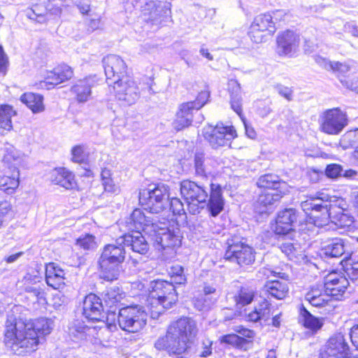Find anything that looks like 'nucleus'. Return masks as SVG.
<instances>
[{"instance_id":"17","label":"nucleus","mask_w":358,"mask_h":358,"mask_svg":"<svg viewBox=\"0 0 358 358\" xmlns=\"http://www.w3.org/2000/svg\"><path fill=\"white\" fill-rule=\"evenodd\" d=\"M350 348L344 336L338 334L329 338L321 358H350Z\"/></svg>"},{"instance_id":"30","label":"nucleus","mask_w":358,"mask_h":358,"mask_svg":"<svg viewBox=\"0 0 358 358\" xmlns=\"http://www.w3.org/2000/svg\"><path fill=\"white\" fill-rule=\"evenodd\" d=\"M124 293L118 287L108 288L103 294V301L109 307L111 313H115L117 308H120L121 301L124 298Z\"/></svg>"},{"instance_id":"19","label":"nucleus","mask_w":358,"mask_h":358,"mask_svg":"<svg viewBox=\"0 0 358 358\" xmlns=\"http://www.w3.org/2000/svg\"><path fill=\"white\" fill-rule=\"evenodd\" d=\"M345 252V244L340 238H321L320 245L317 251L321 258H336L342 256Z\"/></svg>"},{"instance_id":"52","label":"nucleus","mask_w":358,"mask_h":358,"mask_svg":"<svg viewBox=\"0 0 358 358\" xmlns=\"http://www.w3.org/2000/svg\"><path fill=\"white\" fill-rule=\"evenodd\" d=\"M76 245L85 250H94L97 246L95 237L91 234H85L78 238Z\"/></svg>"},{"instance_id":"57","label":"nucleus","mask_w":358,"mask_h":358,"mask_svg":"<svg viewBox=\"0 0 358 358\" xmlns=\"http://www.w3.org/2000/svg\"><path fill=\"white\" fill-rule=\"evenodd\" d=\"M112 326L104 325L99 327L98 331L96 333V338L99 340L101 344L103 345L104 342H107L111 335L110 331L109 330Z\"/></svg>"},{"instance_id":"32","label":"nucleus","mask_w":358,"mask_h":358,"mask_svg":"<svg viewBox=\"0 0 358 358\" xmlns=\"http://www.w3.org/2000/svg\"><path fill=\"white\" fill-rule=\"evenodd\" d=\"M24 156L13 147L7 148L3 155V162L5 166L10 171L19 170V167L24 162Z\"/></svg>"},{"instance_id":"27","label":"nucleus","mask_w":358,"mask_h":358,"mask_svg":"<svg viewBox=\"0 0 358 358\" xmlns=\"http://www.w3.org/2000/svg\"><path fill=\"white\" fill-rule=\"evenodd\" d=\"M73 76V71L71 67L66 64H62L47 73L43 83L57 85L70 80Z\"/></svg>"},{"instance_id":"50","label":"nucleus","mask_w":358,"mask_h":358,"mask_svg":"<svg viewBox=\"0 0 358 358\" xmlns=\"http://www.w3.org/2000/svg\"><path fill=\"white\" fill-rule=\"evenodd\" d=\"M299 322L305 328L313 330V315L303 304L299 308Z\"/></svg>"},{"instance_id":"15","label":"nucleus","mask_w":358,"mask_h":358,"mask_svg":"<svg viewBox=\"0 0 358 358\" xmlns=\"http://www.w3.org/2000/svg\"><path fill=\"white\" fill-rule=\"evenodd\" d=\"M104 71L106 76V82L111 87L116 80H120L122 77H127V65L124 61L118 55H109L103 59Z\"/></svg>"},{"instance_id":"58","label":"nucleus","mask_w":358,"mask_h":358,"mask_svg":"<svg viewBox=\"0 0 358 358\" xmlns=\"http://www.w3.org/2000/svg\"><path fill=\"white\" fill-rule=\"evenodd\" d=\"M348 286V285H344L343 287H341L340 283H337L334 286H331V287L324 289V292H327L331 298L334 296L336 297V299H338V297L341 296L343 293H344Z\"/></svg>"},{"instance_id":"5","label":"nucleus","mask_w":358,"mask_h":358,"mask_svg":"<svg viewBox=\"0 0 358 358\" xmlns=\"http://www.w3.org/2000/svg\"><path fill=\"white\" fill-rule=\"evenodd\" d=\"M124 245L120 237L116 244L106 245L99 260L101 278L113 281L117 279L122 271V264L125 259Z\"/></svg>"},{"instance_id":"20","label":"nucleus","mask_w":358,"mask_h":358,"mask_svg":"<svg viewBox=\"0 0 358 358\" xmlns=\"http://www.w3.org/2000/svg\"><path fill=\"white\" fill-rule=\"evenodd\" d=\"M103 310L101 299L94 294L85 296L83 304V315L88 321H99L101 320Z\"/></svg>"},{"instance_id":"24","label":"nucleus","mask_w":358,"mask_h":358,"mask_svg":"<svg viewBox=\"0 0 358 358\" xmlns=\"http://www.w3.org/2000/svg\"><path fill=\"white\" fill-rule=\"evenodd\" d=\"M66 273L55 263H49L45 266V280L48 286L55 289L64 287Z\"/></svg>"},{"instance_id":"45","label":"nucleus","mask_w":358,"mask_h":358,"mask_svg":"<svg viewBox=\"0 0 358 358\" xmlns=\"http://www.w3.org/2000/svg\"><path fill=\"white\" fill-rule=\"evenodd\" d=\"M339 145L344 150L358 146V129L350 130L343 134L339 141Z\"/></svg>"},{"instance_id":"49","label":"nucleus","mask_w":358,"mask_h":358,"mask_svg":"<svg viewBox=\"0 0 358 358\" xmlns=\"http://www.w3.org/2000/svg\"><path fill=\"white\" fill-rule=\"evenodd\" d=\"M248 36L252 42L255 43H262L266 42L268 38L272 35L268 34V32H266L253 24H251L248 31Z\"/></svg>"},{"instance_id":"12","label":"nucleus","mask_w":358,"mask_h":358,"mask_svg":"<svg viewBox=\"0 0 358 358\" xmlns=\"http://www.w3.org/2000/svg\"><path fill=\"white\" fill-rule=\"evenodd\" d=\"M111 87L116 99L124 106H131L140 98L141 92L138 85L128 76L116 80Z\"/></svg>"},{"instance_id":"22","label":"nucleus","mask_w":358,"mask_h":358,"mask_svg":"<svg viewBox=\"0 0 358 358\" xmlns=\"http://www.w3.org/2000/svg\"><path fill=\"white\" fill-rule=\"evenodd\" d=\"M50 180L55 185H59L66 189L76 187V181L73 173L65 167L55 168L50 173Z\"/></svg>"},{"instance_id":"1","label":"nucleus","mask_w":358,"mask_h":358,"mask_svg":"<svg viewBox=\"0 0 358 358\" xmlns=\"http://www.w3.org/2000/svg\"><path fill=\"white\" fill-rule=\"evenodd\" d=\"M53 327V321L45 317L27 322L8 320L4 334L5 345L17 355L34 352L38 349L41 336L50 334Z\"/></svg>"},{"instance_id":"36","label":"nucleus","mask_w":358,"mask_h":358,"mask_svg":"<svg viewBox=\"0 0 358 358\" xmlns=\"http://www.w3.org/2000/svg\"><path fill=\"white\" fill-rule=\"evenodd\" d=\"M96 327L89 326L85 322L80 320H75L69 326V333L75 338L84 339L87 335L94 336Z\"/></svg>"},{"instance_id":"4","label":"nucleus","mask_w":358,"mask_h":358,"mask_svg":"<svg viewBox=\"0 0 358 358\" xmlns=\"http://www.w3.org/2000/svg\"><path fill=\"white\" fill-rule=\"evenodd\" d=\"M178 301L175 287L167 281H155L148 299V308L152 319H157L166 310L173 307Z\"/></svg>"},{"instance_id":"16","label":"nucleus","mask_w":358,"mask_h":358,"mask_svg":"<svg viewBox=\"0 0 358 358\" xmlns=\"http://www.w3.org/2000/svg\"><path fill=\"white\" fill-rule=\"evenodd\" d=\"M277 52L280 56L291 57L295 54L300 43V35L292 29L278 33L276 37Z\"/></svg>"},{"instance_id":"63","label":"nucleus","mask_w":358,"mask_h":358,"mask_svg":"<svg viewBox=\"0 0 358 358\" xmlns=\"http://www.w3.org/2000/svg\"><path fill=\"white\" fill-rule=\"evenodd\" d=\"M231 107L239 115L242 113V98L241 96H231Z\"/></svg>"},{"instance_id":"14","label":"nucleus","mask_w":358,"mask_h":358,"mask_svg":"<svg viewBox=\"0 0 358 358\" xmlns=\"http://www.w3.org/2000/svg\"><path fill=\"white\" fill-rule=\"evenodd\" d=\"M228 248L224 257L227 259L236 262L240 266L249 265L255 262V251L249 245L236 242L234 239L228 240Z\"/></svg>"},{"instance_id":"31","label":"nucleus","mask_w":358,"mask_h":358,"mask_svg":"<svg viewBox=\"0 0 358 358\" xmlns=\"http://www.w3.org/2000/svg\"><path fill=\"white\" fill-rule=\"evenodd\" d=\"M214 162L211 158L205 157L203 152H196L194 155L195 174L199 177H206L214 167Z\"/></svg>"},{"instance_id":"39","label":"nucleus","mask_w":358,"mask_h":358,"mask_svg":"<svg viewBox=\"0 0 358 358\" xmlns=\"http://www.w3.org/2000/svg\"><path fill=\"white\" fill-rule=\"evenodd\" d=\"M265 289L272 296L282 299L287 295L289 288L285 281L271 280L265 285Z\"/></svg>"},{"instance_id":"64","label":"nucleus","mask_w":358,"mask_h":358,"mask_svg":"<svg viewBox=\"0 0 358 358\" xmlns=\"http://www.w3.org/2000/svg\"><path fill=\"white\" fill-rule=\"evenodd\" d=\"M228 90L231 96L241 95V85L236 80L231 79L229 80Z\"/></svg>"},{"instance_id":"62","label":"nucleus","mask_w":358,"mask_h":358,"mask_svg":"<svg viewBox=\"0 0 358 358\" xmlns=\"http://www.w3.org/2000/svg\"><path fill=\"white\" fill-rule=\"evenodd\" d=\"M345 32L358 38V23L356 21L347 22L343 26Z\"/></svg>"},{"instance_id":"59","label":"nucleus","mask_w":358,"mask_h":358,"mask_svg":"<svg viewBox=\"0 0 358 358\" xmlns=\"http://www.w3.org/2000/svg\"><path fill=\"white\" fill-rule=\"evenodd\" d=\"M170 208L174 215H183L185 213L184 205L178 198H172L169 203Z\"/></svg>"},{"instance_id":"47","label":"nucleus","mask_w":358,"mask_h":358,"mask_svg":"<svg viewBox=\"0 0 358 358\" xmlns=\"http://www.w3.org/2000/svg\"><path fill=\"white\" fill-rule=\"evenodd\" d=\"M72 0H48L46 3L47 14L59 16L62 12V7L70 6Z\"/></svg>"},{"instance_id":"3","label":"nucleus","mask_w":358,"mask_h":358,"mask_svg":"<svg viewBox=\"0 0 358 358\" xmlns=\"http://www.w3.org/2000/svg\"><path fill=\"white\" fill-rule=\"evenodd\" d=\"M210 193L203 185L194 181L185 180L180 182V193L187 203V210L191 214L199 213V205L202 208L207 203L208 210L213 217L220 214L224 208V201L222 197V187L219 184L210 183Z\"/></svg>"},{"instance_id":"11","label":"nucleus","mask_w":358,"mask_h":358,"mask_svg":"<svg viewBox=\"0 0 358 358\" xmlns=\"http://www.w3.org/2000/svg\"><path fill=\"white\" fill-rule=\"evenodd\" d=\"M171 4L159 0H143L140 8L145 20L159 24L171 15Z\"/></svg>"},{"instance_id":"37","label":"nucleus","mask_w":358,"mask_h":358,"mask_svg":"<svg viewBox=\"0 0 358 358\" xmlns=\"http://www.w3.org/2000/svg\"><path fill=\"white\" fill-rule=\"evenodd\" d=\"M47 2H48V0H38V3L33 4L32 7L27 10V17L39 23L45 22L48 20Z\"/></svg>"},{"instance_id":"41","label":"nucleus","mask_w":358,"mask_h":358,"mask_svg":"<svg viewBox=\"0 0 358 358\" xmlns=\"http://www.w3.org/2000/svg\"><path fill=\"white\" fill-rule=\"evenodd\" d=\"M252 24L268 32L270 35H273L276 31L271 13H264L256 16Z\"/></svg>"},{"instance_id":"56","label":"nucleus","mask_w":358,"mask_h":358,"mask_svg":"<svg viewBox=\"0 0 358 358\" xmlns=\"http://www.w3.org/2000/svg\"><path fill=\"white\" fill-rule=\"evenodd\" d=\"M301 208L304 213L306 215V222L313 223V199L310 198L309 199L301 202Z\"/></svg>"},{"instance_id":"35","label":"nucleus","mask_w":358,"mask_h":358,"mask_svg":"<svg viewBox=\"0 0 358 358\" xmlns=\"http://www.w3.org/2000/svg\"><path fill=\"white\" fill-rule=\"evenodd\" d=\"M20 101L24 103L34 113H41L45 110L43 97L32 92H27L20 97Z\"/></svg>"},{"instance_id":"8","label":"nucleus","mask_w":358,"mask_h":358,"mask_svg":"<svg viewBox=\"0 0 358 358\" xmlns=\"http://www.w3.org/2000/svg\"><path fill=\"white\" fill-rule=\"evenodd\" d=\"M163 225L164 227L159 226L156 223L155 227L148 228L149 230L148 236L153 241V245L158 250L179 246L181 243L180 229L178 228L171 229L165 227V223H163Z\"/></svg>"},{"instance_id":"43","label":"nucleus","mask_w":358,"mask_h":358,"mask_svg":"<svg viewBox=\"0 0 358 358\" xmlns=\"http://www.w3.org/2000/svg\"><path fill=\"white\" fill-rule=\"evenodd\" d=\"M257 185L259 187L266 189H277L280 186V182L278 176L272 174H266L261 176L257 182Z\"/></svg>"},{"instance_id":"10","label":"nucleus","mask_w":358,"mask_h":358,"mask_svg":"<svg viewBox=\"0 0 358 358\" xmlns=\"http://www.w3.org/2000/svg\"><path fill=\"white\" fill-rule=\"evenodd\" d=\"M319 122L322 132L330 135H338L348 125V120L345 113L338 108H334L323 112Z\"/></svg>"},{"instance_id":"53","label":"nucleus","mask_w":358,"mask_h":358,"mask_svg":"<svg viewBox=\"0 0 358 358\" xmlns=\"http://www.w3.org/2000/svg\"><path fill=\"white\" fill-rule=\"evenodd\" d=\"M87 157V152L84 145H78L71 149V160L73 162L81 164L84 162Z\"/></svg>"},{"instance_id":"25","label":"nucleus","mask_w":358,"mask_h":358,"mask_svg":"<svg viewBox=\"0 0 358 358\" xmlns=\"http://www.w3.org/2000/svg\"><path fill=\"white\" fill-rule=\"evenodd\" d=\"M120 240L124 247H131L134 252L145 255L148 251V243L141 232L137 231L124 234L120 237Z\"/></svg>"},{"instance_id":"21","label":"nucleus","mask_w":358,"mask_h":358,"mask_svg":"<svg viewBox=\"0 0 358 358\" xmlns=\"http://www.w3.org/2000/svg\"><path fill=\"white\" fill-rule=\"evenodd\" d=\"M296 211L294 208H285L280 211L275 219L273 231L276 234H287L293 230V224L296 221Z\"/></svg>"},{"instance_id":"33","label":"nucleus","mask_w":358,"mask_h":358,"mask_svg":"<svg viewBox=\"0 0 358 358\" xmlns=\"http://www.w3.org/2000/svg\"><path fill=\"white\" fill-rule=\"evenodd\" d=\"M20 185V171L14 170L10 175L0 176V190L10 195L15 192Z\"/></svg>"},{"instance_id":"48","label":"nucleus","mask_w":358,"mask_h":358,"mask_svg":"<svg viewBox=\"0 0 358 358\" xmlns=\"http://www.w3.org/2000/svg\"><path fill=\"white\" fill-rule=\"evenodd\" d=\"M271 15L276 29L278 27L289 23L293 17L292 13L285 10H276L272 12Z\"/></svg>"},{"instance_id":"26","label":"nucleus","mask_w":358,"mask_h":358,"mask_svg":"<svg viewBox=\"0 0 358 358\" xmlns=\"http://www.w3.org/2000/svg\"><path fill=\"white\" fill-rule=\"evenodd\" d=\"M337 201L338 203H334L331 211L330 220L338 227H350L353 223L354 218L348 214L346 203L343 201Z\"/></svg>"},{"instance_id":"9","label":"nucleus","mask_w":358,"mask_h":358,"mask_svg":"<svg viewBox=\"0 0 358 358\" xmlns=\"http://www.w3.org/2000/svg\"><path fill=\"white\" fill-rule=\"evenodd\" d=\"M203 135L213 148L229 146L236 137V131L233 126H224L217 123L215 126L208 125L203 128Z\"/></svg>"},{"instance_id":"46","label":"nucleus","mask_w":358,"mask_h":358,"mask_svg":"<svg viewBox=\"0 0 358 358\" xmlns=\"http://www.w3.org/2000/svg\"><path fill=\"white\" fill-rule=\"evenodd\" d=\"M102 185L104 190L109 193H117L119 187L114 182L110 169L104 168L101 173Z\"/></svg>"},{"instance_id":"54","label":"nucleus","mask_w":358,"mask_h":358,"mask_svg":"<svg viewBox=\"0 0 358 358\" xmlns=\"http://www.w3.org/2000/svg\"><path fill=\"white\" fill-rule=\"evenodd\" d=\"M317 287V289L315 288V307H321L331 300V296L324 292V289Z\"/></svg>"},{"instance_id":"60","label":"nucleus","mask_w":358,"mask_h":358,"mask_svg":"<svg viewBox=\"0 0 358 358\" xmlns=\"http://www.w3.org/2000/svg\"><path fill=\"white\" fill-rule=\"evenodd\" d=\"M208 98L209 92L206 90H204L199 93L195 101L191 102L194 103V108L198 110L205 105Z\"/></svg>"},{"instance_id":"40","label":"nucleus","mask_w":358,"mask_h":358,"mask_svg":"<svg viewBox=\"0 0 358 358\" xmlns=\"http://www.w3.org/2000/svg\"><path fill=\"white\" fill-rule=\"evenodd\" d=\"M337 283H340L341 287H343L344 285H349L348 280L345 276H343L341 273H338L336 272H331L323 277V280L321 283H320V281H317V286H320V287L327 289Z\"/></svg>"},{"instance_id":"51","label":"nucleus","mask_w":358,"mask_h":358,"mask_svg":"<svg viewBox=\"0 0 358 358\" xmlns=\"http://www.w3.org/2000/svg\"><path fill=\"white\" fill-rule=\"evenodd\" d=\"M346 264L345 272L352 282L358 280V256L351 257Z\"/></svg>"},{"instance_id":"44","label":"nucleus","mask_w":358,"mask_h":358,"mask_svg":"<svg viewBox=\"0 0 358 358\" xmlns=\"http://www.w3.org/2000/svg\"><path fill=\"white\" fill-rule=\"evenodd\" d=\"M255 296V290L248 287H243L239 290L237 295L235 296L236 305L243 307L250 303Z\"/></svg>"},{"instance_id":"7","label":"nucleus","mask_w":358,"mask_h":358,"mask_svg":"<svg viewBox=\"0 0 358 358\" xmlns=\"http://www.w3.org/2000/svg\"><path fill=\"white\" fill-rule=\"evenodd\" d=\"M147 316L143 307L138 305L129 306L119 309L117 322L123 331L136 333L145 326Z\"/></svg>"},{"instance_id":"23","label":"nucleus","mask_w":358,"mask_h":358,"mask_svg":"<svg viewBox=\"0 0 358 358\" xmlns=\"http://www.w3.org/2000/svg\"><path fill=\"white\" fill-rule=\"evenodd\" d=\"M197 110L192 102H186L180 105L173 122L174 128L178 130L189 127L192 122L193 114Z\"/></svg>"},{"instance_id":"61","label":"nucleus","mask_w":358,"mask_h":358,"mask_svg":"<svg viewBox=\"0 0 358 358\" xmlns=\"http://www.w3.org/2000/svg\"><path fill=\"white\" fill-rule=\"evenodd\" d=\"M12 211L11 203L6 200L0 201V227L2 226L3 217Z\"/></svg>"},{"instance_id":"42","label":"nucleus","mask_w":358,"mask_h":358,"mask_svg":"<svg viewBox=\"0 0 358 358\" xmlns=\"http://www.w3.org/2000/svg\"><path fill=\"white\" fill-rule=\"evenodd\" d=\"M16 115L13 107L9 105L0 106V129L10 131L13 128L12 117Z\"/></svg>"},{"instance_id":"6","label":"nucleus","mask_w":358,"mask_h":358,"mask_svg":"<svg viewBox=\"0 0 358 358\" xmlns=\"http://www.w3.org/2000/svg\"><path fill=\"white\" fill-rule=\"evenodd\" d=\"M169 197L168 187L164 184H159L153 189L140 191L139 203L150 213H159L167 207Z\"/></svg>"},{"instance_id":"38","label":"nucleus","mask_w":358,"mask_h":358,"mask_svg":"<svg viewBox=\"0 0 358 358\" xmlns=\"http://www.w3.org/2000/svg\"><path fill=\"white\" fill-rule=\"evenodd\" d=\"M315 62L327 70H332L334 72L342 75L345 74L350 70V65L347 62H331L328 61L326 58L320 56L315 57Z\"/></svg>"},{"instance_id":"55","label":"nucleus","mask_w":358,"mask_h":358,"mask_svg":"<svg viewBox=\"0 0 358 358\" xmlns=\"http://www.w3.org/2000/svg\"><path fill=\"white\" fill-rule=\"evenodd\" d=\"M343 167L337 164H331L327 166L325 169L326 176L332 179L338 178L342 176Z\"/></svg>"},{"instance_id":"29","label":"nucleus","mask_w":358,"mask_h":358,"mask_svg":"<svg viewBox=\"0 0 358 358\" xmlns=\"http://www.w3.org/2000/svg\"><path fill=\"white\" fill-rule=\"evenodd\" d=\"M282 198V194L277 189H266L259 195L257 208L259 213H266V209L275 206Z\"/></svg>"},{"instance_id":"34","label":"nucleus","mask_w":358,"mask_h":358,"mask_svg":"<svg viewBox=\"0 0 358 358\" xmlns=\"http://www.w3.org/2000/svg\"><path fill=\"white\" fill-rule=\"evenodd\" d=\"M271 315V303L266 299L259 303L250 312L246 317L248 321L256 322L260 320L267 321Z\"/></svg>"},{"instance_id":"2","label":"nucleus","mask_w":358,"mask_h":358,"mask_svg":"<svg viewBox=\"0 0 358 358\" xmlns=\"http://www.w3.org/2000/svg\"><path fill=\"white\" fill-rule=\"evenodd\" d=\"M197 332L194 320L181 317L169 324L166 335L156 341L155 347L159 350H166L170 355H182L192 347Z\"/></svg>"},{"instance_id":"28","label":"nucleus","mask_w":358,"mask_h":358,"mask_svg":"<svg viewBox=\"0 0 358 358\" xmlns=\"http://www.w3.org/2000/svg\"><path fill=\"white\" fill-rule=\"evenodd\" d=\"M94 79L91 77L85 78L78 80L71 87V92L75 94L76 99L79 103L87 101L92 94V87L94 85Z\"/></svg>"},{"instance_id":"18","label":"nucleus","mask_w":358,"mask_h":358,"mask_svg":"<svg viewBox=\"0 0 358 358\" xmlns=\"http://www.w3.org/2000/svg\"><path fill=\"white\" fill-rule=\"evenodd\" d=\"M156 223L153 217L145 215L140 209H135L124 222L127 230L131 232L143 231L147 235H149L148 228L155 227ZM121 224H123V222H121Z\"/></svg>"},{"instance_id":"13","label":"nucleus","mask_w":358,"mask_h":358,"mask_svg":"<svg viewBox=\"0 0 358 358\" xmlns=\"http://www.w3.org/2000/svg\"><path fill=\"white\" fill-rule=\"evenodd\" d=\"M331 196L326 192H318L315 194V227H322L329 224L331 211L334 207Z\"/></svg>"}]
</instances>
